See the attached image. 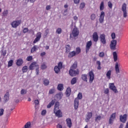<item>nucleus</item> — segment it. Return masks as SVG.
<instances>
[{"label": "nucleus", "instance_id": "obj_1", "mask_svg": "<svg viewBox=\"0 0 128 128\" xmlns=\"http://www.w3.org/2000/svg\"><path fill=\"white\" fill-rule=\"evenodd\" d=\"M62 68V63L60 62L58 66H56L54 68V70L56 74H58L60 70Z\"/></svg>", "mask_w": 128, "mask_h": 128}, {"label": "nucleus", "instance_id": "obj_20", "mask_svg": "<svg viewBox=\"0 0 128 128\" xmlns=\"http://www.w3.org/2000/svg\"><path fill=\"white\" fill-rule=\"evenodd\" d=\"M22 64H24V60H22V58L18 60L16 62V64L18 66H20Z\"/></svg>", "mask_w": 128, "mask_h": 128}, {"label": "nucleus", "instance_id": "obj_57", "mask_svg": "<svg viewBox=\"0 0 128 128\" xmlns=\"http://www.w3.org/2000/svg\"><path fill=\"white\" fill-rule=\"evenodd\" d=\"M108 92H110V90H108V88H106L104 90V94H108Z\"/></svg>", "mask_w": 128, "mask_h": 128}, {"label": "nucleus", "instance_id": "obj_2", "mask_svg": "<svg viewBox=\"0 0 128 128\" xmlns=\"http://www.w3.org/2000/svg\"><path fill=\"white\" fill-rule=\"evenodd\" d=\"M78 74H80V70L77 69L75 70H70L69 74L71 76H78Z\"/></svg>", "mask_w": 128, "mask_h": 128}, {"label": "nucleus", "instance_id": "obj_16", "mask_svg": "<svg viewBox=\"0 0 128 128\" xmlns=\"http://www.w3.org/2000/svg\"><path fill=\"white\" fill-rule=\"evenodd\" d=\"M93 40L96 42L98 40V32H94L92 34Z\"/></svg>", "mask_w": 128, "mask_h": 128}, {"label": "nucleus", "instance_id": "obj_18", "mask_svg": "<svg viewBox=\"0 0 128 128\" xmlns=\"http://www.w3.org/2000/svg\"><path fill=\"white\" fill-rule=\"evenodd\" d=\"M78 98H76L74 100V109L75 110H78Z\"/></svg>", "mask_w": 128, "mask_h": 128}, {"label": "nucleus", "instance_id": "obj_37", "mask_svg": "<svg viewBox=\"0 0 128 128\" xmlns=\"http://www.w3.org/2000/svg\"><path fill=\"white\" fill-rule=\"evenodd\" d=\"M46 63H42L40 66V68L42 70H46Z\"/></svg>", "mask_w": 128, "mask_h": 128}, {"label": "nucleus", "instance_id": "obj_39", "mask_svg": "<svg viewBox=\"0 0 128 128\" xmlns=\"http://www.w3.org/2000/svg\"><path fill=\"white\" fill-rule=\"evenodd\" d=\"M56 92V90L54 88H52L49 90V94H54V92Z\"/></svg>", "mask_w": 128, "mask_h": 128}, {"label": "nucleus", "instance_id": "obj_36", "mask_svg": "<svg viewBox=\"0 0 128 128\" xmlns=\"http://www.w3.org/2000/svg\"><path fill=\"white\" fill-rule=\"evenodd\" d=\"M28 66H24L22 68V72H28Z\"/></svg>", "mask_w": 128, "mask_h": 128}, {"label": "nucleus", "instance_id": "obj_17", "mask_svg": "<svg viewBox=\"0 0 128 128\" xmlns=\"http://www.w3.org/2000/svg\"><path fill=\"white\" fill-rule=\"evenodd\" d=\"M92 112H88L86 118V122H88L90 121V120L92 118Z\"/></svg>", "mask_w": 128, "mask_h": 128}, {"label": "nucleus", "instance_id": "obj_52", "mask_svg": "<svg viewBox=\"0 0 128 128\" xmlns=\"http://www.w3.org/2000/svg\"><path fill=\"white\" fill-rule=\"evenodd\" d=\"M21 94H26V90L22 89L20 91Z\"/></svg>", "mask_w": 128, "mask_h": 128}, {"label": "nucleus", "instance_id": "obj_10", "mask_svg": "<svg viewBox=\"0 0 128 128\" xmlns=\"http://www.w3.org/2000/svg\"><path fill=\"white\" fill-rule=\"evenodd\" d=\"M92 45V40L88 41L86 44V52H88V50H90V46Z\"/></svg>", "mask_w": 128, "mask_h": 128}, {"label": "nucleus", "instance_id": "obj_58", "mask_svg": "<svg viewBox=\"0 0 128 128\" xmlns=\"http://www.w3.org/2000/svg\"><path fill=\"white\" fill-rule=\"evenodd\" d=\"M82 93H79L78 96V98L79 100H82Z\"/></svg>", "mask_w": 128, "mask_h": 128}, {"label": "nucleus", "instance_id": "obj_50", "mask_svg": "<svg viewBox=\"0 0 128 128\" xmlns=\"http://www.w3.org/2000/svg\"><path fill=\"white\" fill-rule=\"evenodd\" d=\"M98 56L100 58H104V52H100L98 54Z\"/></svg>", "mask_w": 128, "mask_h": 128}, {"label": "nucleus", "instance_id": "obj_38", "mask_svg": "<svg viewBox=\"0 0 128 128\" xmlns=\"http://www.w3.org/2000/svg\"><path fill=\"white\" fill-rule=\"evenodd\" d=\"M76 84V78H74L71 80V84Z\"/></svg>", "mask_w": 128, "mask_h": 128}, {"label": "nucleus", "instance_id": "obj_54", "mask_svg": "<svg viewBox=\"0 0 128 128\" xmlns=\"http://www.w3.org/2000/svg\"><path fill=\"white\" fill-rule=\"evenodd\" d=\"M32 60V56H28L26 58V60H28V62H30Z\"/></svg>", "mask_w": 128, "mask_h": 128}, {"label": "nucleus", "instance_id": "obj_40", "mask_svg": "<svg viewBox=\"0 0 128 128\" xmlns=\"http://www.w3.org/2000/svg\"><path fill=\"white\" fill-rule=\"evenodd\" d=\"M80 52V48H76L75 54H78Z\"/></svg>", "mask_w": 128, "mask_h": 128}, {"label": "nucleus", "instance_id": "obj_62", "mask_svg": "<svg viewBox=\"0 0 128 128\" xmlns=\"http://www.w3.org/2000/svg\"><path fill=\"white\" fill-rule=\"evenodd\" d=\"M34 104H35V106H38V104H40V102H38V100H35L34 101Z\"/></svg>", "mask_w": 128, "mask_h": 128}, {"label": "nucleus", "instance_id": "obj_63", "mask_svg": "<svg viewBox=\"0 0 128 128\" xmlns=\"http://www.w3.org/2000/svg\"><path fill=\"white\" fill-rule=\"evenodd\" d=\"M28 32V28H24L23 30V32H24V34Z\"/></svg>", "mask_w": 128, "mask_h": 128}, {"label": "nucleus", "instance_id": "obj_26", "mask_svg": "<svg viewBox=\"0 0 128 128\" xmlns=\"http://www.w3.org/2000/svg\"><path fill=\"white\" fill-rule=\"evenodd\" d=\"M56 102V100H52V102H50L48 104L47 106V108H50L54 104V103Z\"/></svg>", "mask_w": 128, "mask_h": 128}, {"label": "nucleus", "instance_id": "obj_12", "mask_svg": "<svg viewBox=\"0 0 128 128\" xmlns=\"http://www.w3.org/2000/svg\"><path fill=\"white\" fill-rule=\"evenodd\" d=\"M38 63L36 62H33L30 64L29 67V70H34L36 68H38Z\"/></svg>", "mask_w": 128, "mask_h": 128}, {"label": "nucleus", "instance_id": "obj_29", "mask_svg": "<svg viewBox=\"0 0 128 128\" xmlns=\"http://www.w3.org/2000/svg\"><path fill=\"white\" fill-rule=\"evenodd\" d=\"M82 78L84 82H88V75L83 74L82 75Z\"/></svg>", "mask_w": 128, "mask_h": 128}, {"label": "nucleus", "instance_id": "obj_51", "mask_svg": "<svg viewBox=\"0 0 128 128\" xmlns=\"http://www.w3.org/2000/svg\"><path fill=\"white\" fill-rule=\"evenodd\" d=\"M108 6L110 8H112V4L110 2H108Z\"/></svg>", "mask_w": 128, "mask_h": 128}, {"label": "nucleus", "instance_id": "obj_11", "mask_svg": "<svg viewBox=\"0 0 128 128\" xmlns=\"http://www.w3.org/2000/svg\"><path fill=\"white\" fill-rule=\"evenodd\" d=\"M116 120V113H113L110 116L109 119V124H114V120Z\"/></svg>", "mask_w": 128, "mask_h": 128}, {"label": "nucleus", "instance_id": "obj_13", "mask_svg": "<svg viewBox=\"0 0 128 128\" xmlns=\"http://www.w3.org/2000/svg\"><path fill=\"white\" fill-rule=\"evenodd\" d=\"M127 116H128L126 114H124V115H120V122H124H124H126Z\"/></svg>", "mask_w": 128, "mask_h": 128}, {"label": "nucleus", "instance_id": "obj_7", "mask_svg": "<svg viewBox=\"0 0 128 128\" xmlns=\"http://www.w3.org/2000/svg\"><path fill=\"white\" fill-rule=\"evenodd\" d=\"M104 11L101 12L99 18V22L100 24H104Z\"/></svg>", "mask_w": 128, "mask_h": 128}, {"label": "nucleus", "instance_id": "obj_9", "mask_svg": "<svg viewBox=\"0 0 128 128\" xmlns=\"http://www.w3.org/2000/svg\"><path fill=\"white\" fill-rule=\"evenodd\" d=\"M80 34V31L78 30V28L75 27L73 30H72V34L73 36H78Z\"/></svg>", "mask_w": 128, "mask_h": 128}, {"label": "nucleus", "instance_id": "obj_48", "mask_svg": "<svg viewBox=\"0 0 128 128\" xmlns=\"http://www.w3.org/2000/svg\"><path fill=\"white\" fill-rule=\"evenodd\" d=\"M36 38L40 39V38H42V32H38V33H37Z\"/></svg>", "mask_w": 128, "mask_h": 128}, {"label": "nucleus", "instance_id": "obj_34", "mask_svg": "<svg viewBox=\"0 0 128 128\" xmlns=\"http://www.w3.org/2000/svg\"><path fill=\"white\" fill-rule=\"evenodd\" d=\"M113 58L114 62H116L118 60V54H116V52H113Z\"/></svg>", "mask_w": 128, "mask_h": 128}, {"label": "nucleus", "instance_id": "obj_15", "mask_svg": "<svg viewBox=\"0 0 128 128\" xmlns=\"http://www.w3.org/2000/svg\"><path fill=\"white\" fill-rule=\"evenodd\" d=\"M54 114L58 118H62V112L60 110L54 111Z\"/></svg>", "mask_w": 128, "mask_h": 128}, {"label": "nucleus", "instance_id": "obj_44", "mask_svg": "<svg viewBox=\"0 0 128 128\" xmlns=\"http://www.w3.org/2000/svg\"><path fill=\"white\" fill-rule=\"evenodd\" d=\"M56 34H62V29L60 28H58L56 30Z\"/></svg>", "mask_w": 128, "mask_h": 128}, {"label": "nucleus", "instance_id": "obj_46", "mask_svg": "<svg viewBox=\"0 0 128 128\" xmlns=\"http://www.w3.org/2000/svg\"><path fill=\"white\" fill-rule=\"evenodd\" d=\"M96 64H98V70H101L102 67H100V61H97L96 62Z\"/></svg>", "mask_w": 128, "mask_h": 128}, {"label": "nucleus", "instance_id": "obj_22", "mask_svg": "<svg viewBox=\"0 0 128 128\" xmlns=\"http://www.w3.org/2000/svg\"><path fill=\"white\" fill-rule=\"evenodd\" d=\"M66 121L68 126L70 128H72V120H70V118H68L66 120Z\"/></svg>", "mask_w": 128, "mask_h": 128}, {"label": "nucleus", "instance_id": "obj_4", "mask_svg": "<svg viewBox=\"0 0 128 128\" xmlns=\"http://www.w3.org/2000/svg\"><path fill=\"white\" fill-rule=\"evenodd\" d=\"M20 22H22L20 20H15L12 22L10 24L12 26V28H18V26H20Z\"/></svg>", "mask_w": 128, "mask_h": 128}, {"label": "nucleus", "instance_id": "obj_64", "mask_svg": "<svg viewBox=\"0 0 128 128\" xmlns=\"http://www.w3.org/2000/svg\"><path fill=\"white\" fill-rule=\"evenodd\" d=\"M36 74L38 75L39 74L40 70H38V66L36 68Z\"/></svg>", "mask_w": 128, "mask_h": 128}, {"label": "nucleus", "instance_id": "obj_14", "mask_svg": "<svg viewBox=\"0 0 128 128\" xmlns=\"http://www.w3.org/2000/svg\"><path fill=\"white\" fill-rule=\"evenodd\" d=\"M116 40H112L111 41L110 48L111 50H116Z\"/></svg>", "mask_w": 128, "mask_h": 128}, {"label": "nucleus", "instance_id": "obj_59", "mask_svg": "<svg viewBox=\"0 0 128 128\" xmlns=\"http://www.w3.org/2000/svg\"><path fill=\"white\" fill-rule=\"evenodd\" d=\"M111 36L112 40H114L116 38V34L114 32L112 33Z\"/></svg>", "mask_w": 128, "mask_h": 128}, {"label": "nucleus", "instance_id": "obj_21", "mask_svg": "<svg viewBox=\"0 0 128 128\" xmlns=\"http://www.w3.org/2000/svg\"><path fill=\"white\" fill-rule=\"evenodd\" d=\"M120 65L118 64V63L116 62V63L115 65V70L116 72V74H120Z\"/></svg>", "mask_w": 128, "mask_h": 128}, {"label": "nucleus", "instance_id": "obj_23", "mask_svg": "<svg viewBox=\"0 0 128 128\" xmlns=\"http://www.w3.org/2000/svg\"><path fill=\"white\" fill-rule=\"evenodd\" d=\"M76 68H78V62H74L73 64L70 66V70H76Z\"/></svg>", "mask_w": 128, "mask_h": 128}, {"label": "nucleus", "instance_id": "obj_19", "mask_svg": "<svg viewBox=\"0 0 128 128\" xmlns=\"http://www.w3.org/2000/svg\"><path fill=\"white\" fill-rule=\"evenodd\" d=\"M71 94H72V89L68 87L66 90V96H70Z\"/></svg>", "mask_w": 128, "mask_h": 128}, {"label": "nucleus", "instance_id": "obj_27", "mask_svg": "<svg viewBox=\"0 0 128 128\" xmlns=\"http://www.w3.org/2000/svg\"><path fill=\"white\" fill-rule=\"evenodd\" d=\"M38 50V46H34L31 49L30 52L32 53L34 52H36Z\"/></svg>", "mask_w": 128, "mask_h": 128}, {"label": "nucleus", "instance_id": "obj_47", "mask_svg": "<svg viewBox=\"0 0 128 128\" xmlns=\"http://www.w3.org/2000/svg\"><path fill=\"white\" fill-rule=\"evenodd\" d=\"M84 6H86V4L84 2H82L80 4V8L82 9L84 8Z\"/></svg>", "mask_w": 128, "mask_h": 128}, {"label": "nucleus", "instance_id": "obj_8", "mask_svg": "<svg viewBox=\"0 0 128 128\" xmlns=\"http://www.w3.org/2000/svg\"><path fill=\"white\" fill-rule=\"evenodd\" d=\"M88 76H90L89 82L92 84V82H94V72H92V71H90L88 73Z\"/></svg>", "mask_w": 128, "mask_h": 128}, {"label": "nucleus", "instance_id": "obj_35", "mask_svg": "<svg viewBox=\"0 0 128 128\" xmlns=\"http://www.w3.org/2000/svg\"><path fill=\"white\" fill-rule=\"evenodd\" d=\"M58 90H64V85H62V84H59L58 86Z\"/></svg>", "mask_w": 128, "mask_h": 128}, {"label": "nucleus", "instance_id": "obj_60", "mask_svg": "<svg viewBox=\"0 0 128 128\" xmlns=\"http://www.w3.org/2000/svg\"><path fill=\"white\" fill-rule=\"evenodd\" d=\"M40 40V38H38L37 37H36V38L34 41V44H36V42H39Z\"/></svg>", "mask_w": 128, "mask_h": 128}, {"label": "nucleus", "instance_id": "obj_41", "mask_svg": "<svg viewBox=\"0 0 128 128\" xmlns=\"http://www.w3.org/2000/svg\"><path fill=\"white\" fill-rule=\"evenodd\" d=\"M2 14L4 16H6L8 14V10H4L2 12Z\"/></svg>", "mask_w": 128, "mask_h": 128}, {"label": "nucleus", "instance_id": "obj_5", "mask_svg": "<svg viewBox=\"0 0 128 128\" xmlns=\"http://www.w3.org/2000/svg\"><path fill=\"white\" fill-rule=\"evenodd\" d=\"M122 12L124 14V18H126L127 16V12H126V3L123 4L122 8Z\"/></svg>", "mask_w": 128, "mask_h": 128}, {"label": "nucleus", "instance_id": "obj_3", "mask_svg": "<svg viewBox=\"0 0 128 128\" xmlns=\"http://www.w3.org/2000/svg\"><path fill=\"white\" fill-rule=\"evenodd\" d=\"M100 41L102 44H106V34H104L100 35Z\"/></svg>", "mask_w": 128, "mask_h": 128}, {"label": "nucleus", "instance_id": "obj_42", "mask_svg": "<svg viewBox=\"0 0 128 128\" xmlns=\"http://www.w3.org/2000/svg\"><path fill=\"white\" fill-rule=\"evenodd\" d=\"M49 32H50V31L48 30V29L46 30L44 33V38H46Z\"/></svg>", "mask_w": 128, "mask_h": 128}, {"label": "nucleus", "instance_id": "obj_45", "mask_svg": "<svg viewBox=\"0 0 128 128\" xmlns=\"http://www.w3.org/2000/svg\"><path fill=\"white\" fill-rule=\"evenodd\" d=\"M96 14H92V15L90 16V19L92 20H96Z\"/></svg>", "mask_w": 128, "mask_h": 128}, {"label": "nucleus", "instance_id": "obj_43", "mask_svg": "<svg viewBox=\"0 0 128 128\" xmlns=\"http://www.w3.org/2000/svg\"><path fill=\"white\" fill-rule=\"evenodd\" d=\"M66 52H70V45L66 46Z\"/></svg>", "mask_w": 128, "mask_h": 128}, {"label": "nucleus", "instance_id": "obj_49", "mask_svg": "<svg viewBox=\"0 0 128 128\" xmlns=\"http://www.w3.org/2000/svg\"><path fill=\"white\" fill-rule=\"evenodd\" d=\"M102 118V116H98L95 118V120L96 122H98V120H100Z\"/></svg>", "mask_w": 128, "mask_h": 128}, {"label": "nucleus", "instance_id": "obj_32", "mask_svg": "<svg viewBox=\"0 0 128 128\" xmlns=\"http://www.w3.org/2000/svg\"><path fill=\"white\" fill-rule=\"evenodd\" d=\"M62 96H63L62 93L60 92L56 94V98H57V100H62Z\"/></svg>", "mask_w": 128, "mask_h": 128}, {"label": "nucleus", "instance_id": "obj_33", "mask_svg": "<svg viewBox=\"0 0 128 128\" xmlns=\"http://www.w3.org/2000/svg\"><path fill=\"white\" fill-rule=\"evenodd\" d=\"M112 76V70H109L106 74V76L108 80H110V76Z\"/></svg>", "mask_w": 128, "mask_h": 128}, {"label": "nucleus", "instance_id": "obj_56", "mask_svg": "<svg viewBox=\"0 0 128 128\" xmlns=\"http://www.w3.org/2000/svg\"><path fill=\"white\" fill-rule=\"evenodd\" d=\"M4 110L2 108L0 109V116H2V114H4Z\"/></svg>", "mask_w": 128, "mask_h": 128}, {"label": "nucleus", "instance_id": "obj_53", "mask_svg": "<svg viewBox=\"0 0 128 128\" xmlns=\"http://www.w3.org/2000/svg\"><path fill=\"white\" fill-rule=\"evenodd\" d=\"M14 61L12 60H10L8 62V66H12V64Z\"/></svg>", "mask_w": 128, "mask_h": 128}, {"label": "nucleus", "instance_id": "obj_30", "mask_svg": "<svg viewBox=\"0 0 128 128\" xmlns=\"http://www.w3.org/2000/svg\"><path fill=\"white\" fill-rule=\"evenodd\" d=\"M76 52L72 51L71 52H70L68 55V58H72L74 56H76Z\"/></svg>", "mask_w": 128, "mask_h": 128}, {"label": "nucleus", "instance_id": "obj_25", "mask_svg": "<svg viewBox=\"0 0 128 128\" xmlns=\"http://www.w3.org/2000/svg\"><path fill=\"white\" fill-rule=\"evenodd\" d=\"M8 100H10V93L7 92L4 96V100H5V102H8Z\"/></svg>", "mask_w": 128, "mask_h": 128}, {"label": "nucleus", "instance_id": "obj_24", "mask_svg": "<svg viewBox=\"0 0 128 128\" xmlns=\"http://www.w3.org/2000/svg\"><path fill=\"white\" fill-rule=\"evenodd\" d=\"M43 80V84L44 86H48L50 84V80L48 79L44 78L42 80Z\"/></svg>", "mask_w": 128, "mask_h": 128}, {"label": "nucleus", "instance_id": "obj_31", "mask_svg": "<svg viewBox=\"0 0 128 128\" xmlns=\"http://www.w3.org/2000/svg\"><path fill=\"white\" fill-rule=\"evenodd\" d=\"M104 10V2H101L100 6V10L101 12H102Z\"/></svg>", "mask_w": 128, "mask_h": 128}, {"label": "nucleus", "instance_id": "obj_55", "mask_svg": "<svg viewBox=\"0 0 128 128\" xmlns=\"http://www.w3.org/2000/svg\"><path fill=\"white\" fill-rule=\"evenodd\" d=\"M46 110H42L41 112L42 116H46Z\"/></svg>", "mask_w": 128, "mask_h": 128}, {"label": "nucleus", "instance_id": "obj_6", "mask_svg": "<svg viewBox=\"0 0 128 128\" xmlns=\"http://www.w3.org/2000/svg\"><path fill=\"white\" fill-rule=\"evenodd\" d=\"M109 88L110 90H112V92H114L115 94L118 93V90L116 89V87L114 86V83H110Z\"/></svg>", "mask_w": 128, "mask_h": 128}, {"label": "nucleus", "instance_id": "obj_28", "mask_svg": "<svg viewBox=\"0 0 128 128\" xmlns=\"http://www.w3.org/2000/svg\"><path fill=\"white\" fill-rule=\"evenodd\" d=\"M58 108H60V102H57L55 103L54 112H56V110H58Z\"/></svg>", "mask_w": 128, "mask_h": 128}, {"label": "nucleus", "instance_id": "obj_61", "mask_svg": "<svg viewBox=\"0 0 128 128\" xmlns=\"http://www.w3.org/2000/svg\"><path fill=\"white\" fill-rule=\"evenodd\" d=\"M50 8H51L50 6L48 5L47 6H46V10H50Z\"/></svg>", "mask_w": 128, "mask_h": 128}]
</instances>
